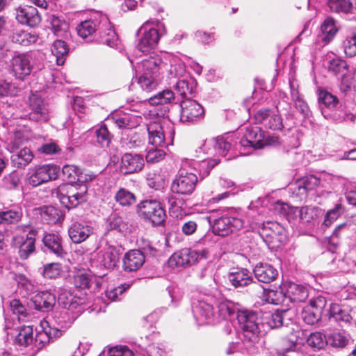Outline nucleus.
Here are the masks:
<instances>
[{"label":"nucleus","mask_w":356,"mask_h":356,"mask_svg":"<svg viewBox=\"0 0 356 356\" xmlns=\"http://www.w3.org/2000/svg\"><path fill=\"white\" fill-rule=\"evenodd\" d=\"M209 223L212 224L213 234L220 236H228L229 234L239 230L243 226L241 219L228 216H223L213 220L210 217Z\"/></svg>","instance_id":"nucleus-15"},{"label":"nucleus","mask_w":356,"mask_h":356,"mask_svg":"<svg viewBox=\"0 0 356 356\" xmlns=\"http://www.w3.org/2000/svg\"><path fill=\"white\" fill-rule=\"evenodd\" d=\"M231 139L218 137L207 140L204 142L203 147L207 149L206 152L209 156H225L231 148Z\"/></svg>","instance_id":"nucleus-24"},{"label":"nucleus","mask_w":356,"mask_h":356,"mask_svg":"<svg viewBox=\"0 0 356 356\" xmlns=\"http://www.w3.org/2000/svg\"><path fill=\"white\" fill-rule=\"evenodd\" d=\"M318 103L322 108V113H324L325 108L332 110L335 108L339 99L328 91L322 90L318 93Z\"/></svg>","instance_id":"nucleus-43"},{"label":"nucleus","mask_w":356,"mask_h":356,"mask_svg":"<svg viewBox=\"0 0 356 356\" xmlns=\"http://www.w3.org/2000/svg\"><path fill=\"white\" fill-rule=\"evenodd\" d=\"M15 280L17 283L18 287L24 291V296H29L36 291L37 286L24 275L17 274L15 275Z\"/></svg>","instance_id":"nucleus-47"},{"label":"nucleus","mask_w":356,"mask_h":356,"mask_svg":"<svg viewBox=\"0 0 356 356\" xmlns=\"http://www.w3.org/2000/svg\"><path fill=\"white\" fill-rule=\"evenodd\" d=\"M31 58L27 54H18L12 58V70L17 79H23L30 74L32 68Z\"/></svg>","instance_id":"nucleus-26"},{"label":"nucleus","mask_w":356,"mask_h":356,"mask_svg":"<svg viewBox=\"0 0 356 356\" xmlns=\"http://www.w3.org/2000/svg\"><path fill=\"white\" fill-rule=\"evenodd\" d=\"M51 30L56 36L64 35L68 30L67 23L62 18L52 15L50 18Z\"/></svg>","instance_id":"nucleus-48"},{"label":"nucleus","mask_w":356,"mask_h":356,"mask_svg":"<svg viewBox=\"0 0 356 356\" xmlns=\"http://www.w3.org/2000/svg\"><path fill=\"white\" fill-rule=\"evenodd\" d=\"M307 343L311 347L321 349L325 345V337L319 332L311 333L307 339Z\"/></svg>","instance_id":"nucleus-61"},{"label":"nucleus","mask_w":356,"mask_h":356,"mask_svg":"<svg viewBox=\"0 0 356 356\" xmlns=\"http://www.w3.org/2000/svg\"><path fill=\"white\" fill-rule=\"evenodd\" d=\"M228 281L236 288L243 287L252 282V273L247 269H237L227 275Z\"/></svg>","instance_id":"nucleus-35"},{"label":"nucleus","mask_w":356,"mask_h":356,"mask_svg":"<svg viewBox=\"0 0 356 356\" xmlns=\"http://www.w3.org/2000/svg\"><path fill=\"white\" fill-rule=\"evenodd\" d=\"M19 147L15 141L10 145L9 150L12 153L10 159L14 166L24 168L33 161L34 155L29 148L24 147L17 150Z\"/></svg>","instance_id":"nucleus-22"},{"label":"nucleus","mask_w":356,"mask_h":356,"mask_svg":"<svg viewBox=\"0 0 356 356\" xmlns=\"http://www.w3.org/2000/svg\"><path fill=\"white\" fill-rule=\"evenodd\" d=\"M139 246L145 257H154L159 254V250L147 239L141 238L139 241Z\"/></svg>","instance_id":"nucleus-59"},{"label":"nucleus","mask_w":356,"mask_h":356,"mask_svg":"<svg viewBox=\"0 0 356 356\" xmlns=\"http://www.w3.org/2000/svg\"><path fill=\"white\" fill-rule=\"evenodd\" d=\"M254 274L259 282L270 283L275 280L278 272L272 265L266 263H259L254 268Z\"/></svg>","instance_id":"nucleus-33"},{"label":"nucleus","mask_w":356,"mask_h":356,"mask_svg":"<svg viewBox=\"0 0 356 356\" xmlns=\"http://www.w3.org/2000/svg\"><path fill=\"white\" fill-rule=\"evenodd\" d=\"M7 334H11L14 337V343L19 347H33V329L32 326H22L10 332L8 323L5 327Z\"/></svg>","instance_id":"nucleus-21"},{"label":"nucleus","mask_w":356,"mask_h":356,"mask_svg":"<svg viewBox=\"0 0 356 356\" xmlns=\"http://www.w3.org/2000/svg\"><path fill=\"white\" fill-rule=\"evenodd\" d=\"M58 301L62 307L67 309V312L72 313V316L68 318L67 321L65 322L64 325H60L62 328H67L74 321V320L82 312V307H81V300L74 296L70 291L63 290L59 294Z\"/></svg>","instance_id":"nucleus-12"},{"label":"nucleus","mask_w":356,"mask_h":356,"mask_svg":"<svg viewBox=\"0 0 356 356\" xmlns=\"http://www.w3.org/2000/svg\"><path fill=\"white\" fill-rule=\"evenodd\" d=\"M197 181L195 172L182 168L172 183L171 190L175 193L189 195L194 191Z\"/></svg>","instance_id":"nucleus-11"},{"label":"nucleus","mask_w":356,"mask_h":356,"mask_svg":"<svg viewBox=\"0 0 356 356\" xmlns=\"http://www.w3.org/2000/svg\"><path fill=\"white\" fill-rule=\"evenodd\" d=\"M142 34L138 44L137 49L143 52L147 53L154 49L158 44L160 40V35L156 29L150 26V22L146 21L137 31L136 35Z\"/></svg>","instance_id":"nucleus-10"},{"label":"nucleus","mask_w":356,"mask_h":356,"mask_svg":"<svg viewBox=\"0 0 356 356\" xmlns=\"http://www.w3.org/2000/svg\"><path fill=\"white\" fill-rule=\"evenodd\" d=\"M42 330L38 331L33 337V345L37 350L42 349L51 341L60 337L63 333V330L58 327H51L46 321L41 322Z\"/></svg>","instance_id":"nucleus-17"},{"label":"nucleus","mask_w":356,"mask_h":356,"mask_svg":"<svg viewBox=\"0 0 356 356\" xmlns=\"http://www.w3.org/2000/svg\"><path fill=\"white\" fill-rule=\"evenodd\" d=\"M97 141L102 147H108L112 136L108 131L106 126L102 124L95 131Z\"/></svg>","instance_id":"nucleus-54"},{"label":"nucleus","mask_w":356,"mask_h":356,"mask_svg":"<svg viewBox=\"0 0 356 356\" xmlns=\"http://www.w3.org/2000/svg\"><path fill=\"white\" fill-rule=\"evenodd\" d=\"M137 208L138 214L154 225H161L165 219V212L160 202H140Z\"/></svg>","instance_id":"nucleus-14"},{"label":"nucleus","mask_w":356,"mask_h":356,"mask_svg":"<svg viewBox=\"0 0 356 356\" xmlns=\"http://www.w3.org/2000/svg\"><path fill=\"white\" fill-rule=\"evenodd\" d=\"M60 168L54 164L36 165L29 172L28 181L33 186H38L43 183L57 179Z\"/></svg>","instance_id":"nucleus-9"},{"label":"nucleus","mask_w":356,"mask_h":356,"mask_svg":"<svg viewBox=\"0 0 356 356\" xmlns=\"http://www.w3.org/2000/svg\"><path fill=\"white\" fill-rule=\"evenodd\" d=\"M165 153L161 149L152 148L147 151L145 159L148 163H154L163 160Z\"/></svg>","instance_id":"nucleus-63"},{"label":"nucleus","mask_w":356,"mask_h":356,"mask_svg":"<svg viewBox=\"0 0 356 356\" xmlns=\"http://www.w3.org/2000/svg\"><path fill=\"white\" fill-rule=\"evenodd\" d=\"M180 120L183 122H194L202 118L204 115L203 107L196 101L186 99L180 104Z\"/></svg>","instance_id":"nucleus-18"},{"label":"nucleus","mask_w":356,"mask_h":356,"mask_svg":"<svg viewBox=\"0 0 356 356\" xmlns=\"http://www.w3.org/2000/svg\"><path fill=\"white\" fill-rule=\"evenodd\" d=\"M341 213V205L337 204L334 209H330L327 212L322 225L325 227H330L339 218Z\"/></svg>","instance_id":"nucleus-62"},{"label":"nucleus","mask_w":356,"mask_h":356,"mask_svg":"<svg viewBox=\"0 0 356 356\" xmlns=\"http://www.w3.org/2000/svg\"><path fill=\"white\" fill-rule=\"evenodd\" d=\"M208 250H197L191 248H183L175 252L168 260V265L172 268L192 266L202 259H207Z\"/></svg>","instance_id":"nucleus-8"},{"label":"nucleus","mask_w":356,"mask_h":356,"mask_svg":"<svg viewBox=\"0 0 356 356\" xmlns=\"http://www.w3.org/2000/svg\"><path fill=\"white\" fill-rule=\"evenodd\" d=\"M326 304L327 300L322 296L312 299L309 304L303 307L301 314L302 318L308 325L316 323L321 319L322 312Z\"/></svg>","instance_id":"nucleus-16"},{"label":"nucleus","mask_w":356,"mask_h":356,"mask_svg":"<svg viewBox=\"0 0 356 356\" xmlns=\"http://www.w3.org/2000/svg\"><path fill=\"white\" fill-rule=\"evenodd\" d=\"M234 309V316L229 321L236 318L244 339L254 341L260 332V325L256 314L248 310L239 311L235 306Z\"/></svg>","instance_id":"nucleus-5"},{"label":"nucleus","mask_w":356,"mask_h":356,"mask_svg":"<svg viewBox=\"0 0 356 356\" xmlns=\"http://www.w3.org/2000/svg\"><path fill=\"white\" fill-rule=\"evenodd\" d=\"M76 31L78 35L86 42L95 40L111 47L118 44V36L104 14L97 13L93 18L81 22Z\"/></svg>","instance_id":"nucleus-1"},{"label":"nucleus","mask_w":356,"mask_h":356,"mask_svg":"<svg viewBox=\"0 0 356 356\" xmlns=\"http://www.w3.org/2000/svg\"><path fill=\"white\" fill-rule=\"evenodd\" d=\"M44 246L52 253L62 257L64 252L60 237L56 234H47L42 239Z\"/></svg>","instance_id":"nucleus-39"},{"label":"nucleus","mask_w":356,"mask_h":356,"mask_svg":"<svg viewBox=\"0 0 356 356\" xmlns=\"http://www.w3.org/2000/svg\"><path fill=\"white\" fill-rule=\"evenodd\" d=\"M174 99L175 95L173 92L170 90H165L151 97L149 99V102L152 105L165 104L172 102Z\"/></svg>","instance_id":"nucleus-50"},{"label":"nucleus","mask_w":356,"mask_h":356,"mask_svg":"<svg viewBox=\"0 0 356 356\" xmlns=\"http://www.w3.org/2000/svg\"><path fill=\"white\" fill-rule=\"evenodd\" d=\"M327 5L330 10L335 13H353L356 8L349 0H328Z\"/></svg>","instance_id":"nucleus-45"},{"label":"nucleus","mask_w":356,"mask_h":356,"mask_svg":"<svg viewBox=\"0 0 356 356\" xmlns=\"http://www.w3.org/2000/svg\"><path fill=\"white\" fill-rule=\"evenodd\" d=\"M35 250V240L30 237L27 238L19 246V254L21 259H26Z\"/></svg>","instance_id":"nucleus-56"},{"label":"nucleus","mask_w":356,"mask_h":356,"mask_svg":"<svg viewBox=\"0 0 356 356\" xmlns=\"http://www.w3.org/2000/svg\"><path fill=\"white\" fill-rule=\"evenodd\" d=\"M10 38L13 42L26 47L36 42L38 37L35 34H32L25 31H17L13 33Z\"/></svg>","instance_id":"nucleus-41"},{"label":"nucleus","mask_w":356,"mask_h":356,"mask_svg":"<svg viewBox=\"0 0 356 356\" xmlns=\"http://www.w3.org/2000/svg\"><path fill=\"white\" fill-rule=\"evenodd\" d=\"M99 356H134L133 350L127 346H106Z\"/></svg>","instance_id":"nucleus-44"},{"label":"nucleus","mask_w":356,"mask_h":356,"mask_svg":"<svg viewBox=\"0 0 356 356\" xmlns=\"http://www.w3.org/2000/svg\"><path fill=\"white\" fill-rule=\"evenodd\" d=\"M78 203L73 204V202H67V204L63 205L65 210L51 205L44 206L41 209V216L48 224H56L63 218L65 210L69 211L72 208L76 207Z\"/></svg>","instance_id":"nucleus-25"},{"label":"nucleus","mask_w":356,"mask_h":356,"mask_svg":"<svg viewBox=\"0 0 356 356\" xmlns=\"http://www.w3.org/2000/svg\"><path fill=\"white\" fill-rule=\"evenodd\" d=\"M130 286V284L124 283L117 287L108 289L106 291V296L111 301L120 300L121 299L120 296H122L124 292L129 289Z\"/></svg>","instance_id":"nucleus-53"},{"label":"nucleus","mask_w":356,"mask_h":356,"mask_svg":"<svg viewBox=\"0 0 356 356\" xmlns=\"http://www.w3.org/2000/svg\"><path fill=\"white\" fill-rule=\"evenodd\" d=\"M149 143L155 147H162L165 145L166 136L163 127L159 122H150L147 124Z\"/></svg>","instance_id":"nucleus-28"},{"label":"nucleus","mask_w":356,"mask_h":356,"mask_svg":"<svg viewBox=\"0 0 356 356\" xmlns=\"http://www.w3.org/2000/svg\"><path fill=\"white\" fill-rule=\"evenodd\" d=\"M119 260V253L115 248L107 246L98 253V261L106 269H113Z\"/></svg>","instance_id":"nucleus-34"},{"label":"nucleus","mask_w":356,"mask_h":356,"mask_svg":"<svg viewBox=\"0 0 356 356\" xmlns=\"http://www.w3.org/2000/svg\"><path fill=\"white\" fill-rule=\"evenodd\" d=\"M193 316L199 325L216 324L222 320H231L234 316V305L228 301L218 303L217 312L208 298L197 300L192 303Z\"/></svg>","instance_id":"nucleus-2"},{"label":"nucleus","mask_w":356,"mask_h":356,"mask_svg":"<svg viewBox=\"0 0 356 356\" xmlns=\"http://www.w3.org/2000/svg\"><path fill=\"white\" fill-rule=\"evenodd\" d=\"M15 19L19 24L30 27L38 26L42 21L38 9L28 5L20 6L15 9Z\"/></svg>","instance_id":"nucleus-19"},{"label":"nucleus","mask_w":356,"mask_h":356,"mask_svg":"<svg viewBox=\"0 0 356 356\" xmlns=\"http://www.w3.org/2000/svg\"><path fill=\"white\" fill-rule=\"evenodd\" d=\"M145 262V256L139 250H132L125 254L123 258L124 270L132 272L138 270Z\"/></svg>","instance_id":"nucleus-32"},{"label":"nucleus","mask_w":356,"mask_h":356,"mask_svg":"<svg viewBox=\"0 0 356 356\" xmlns=\"http://www.w3.org/2000/svg\"><path fill=\"white\" fill-rule=\"evenodd\" d=\"M62 271L61 265L58 263H50L44 266L43 276L48 279H56Z\"/></svg>","instance_id":"nucleus-58"},{"label":"nucleus","mask_w":356,"mask_h":356,"mask_svg":"<svg viewBox=\"0 0 356 356\" xmlns=\"http://www.w3.org/2000/svg\"><path fill=\"white\" fill-rule=\"evenodd\" d=\"M165 66V64L158 54L150 55L138 64V83L143 91L149 92L156 89L161 81V75Z\"/></svg>","instance_id":"nucleus-3"},{"label":"nucleus","mask_w":356,"mask_h":356,"mask_svg":"<svg viewBox=\"0 0 356 356\" xmlns=\"http://www.w3.org/2000/svg\"><path fill=\"white\" fill-rule=\"evenodd\" d=\"M94 279L90 273L79 271L74 276V284L77 288L88 289L91 287Z\"/></svg>","instance_id":"nucleus-46"},{"label":"nucleus","mask_w":356,"mask_h":356,"mask_svg":"<svg viewBox=\"0 0 356 356\" xmlns=\"http://www.w3.org/2000/svg\"><path fill=\"white\" fill-rule=\"evenodd\" d=\"M348 336L340 332L330 334L327 338V343L334 348H344L348 345Z\"/></svg>","instance_id":"nucleus-52"},{"label":"nucleus","mask_w":356,"mask_h":356,"mask_svg":"<svg viewBox=\"0 0 356 356\" xmlns=\"http://www.w3.org/2000/svg\"><path fill=\"white\" fill-rule=\"evenodd\" d=\"M219 163V159H211L208 157L199 162L193 163V168L192 172L195 173L198 172L200 179H202L209 175L210 171Z\"/></svg>","instance_id":"nucleus-37"},{"label":"nucleus","mask_w":356,"mask_h":356,"mask_svg":"<svg viewBox=\"0 0 356 356\" xmlns=\"http://www.w3.org/2000/svg\"><path fill=\"white\" fill-rule=\"evenodd\" d=\"M63 176L69 182H79L81 170L74 165H65L63 168Z\"/></svg>","instance_id":"nucleus-51"},{"label":"nucleus","mask_w":356,"mask_h":356,"mask_svg":"<svg viewBox=\"0 0 356 356\" xmlns=\"http://www.w3.org/2000/svg\"><path fill=\"white\" fill-rule=\"evenodd\" d=\"M264 127L273 130H281L283 128V123L280 115L271 112Z\"/></svg>","instance_id":"nucleus-64"},{"label":"nucleus","mask_w":356,"mask_h":356,"mask_svg":"<svg viewBox=\"0 0 356 356\" xmlns=\"http://www.w3.org/2000/svg\"><path fill=\"white\" fill-rule=\"evenodd\" d=\"M29 107L31 110L29 119L35 122H46L50 118L48 104L37 92H32L29 99Z\"/></svg>","instance_id":"nucleus-13"},{"label":"nucleus","mask_w":356,"mask_h":356,"mask_svg":"<svg viewBox=\"0 0 356 356\" xmlns=\"http://www.w3.org/2000/svg\"><path fill=\"white\" fill-rule=\"evenodd\" d=\"M291 313V311L288 309L277 310L275 312L266 316V319L267 320V324L271 328H278L284 325L288 327L291 325L292 327L289 341L295 346L297 343H302L300 336L303 334V332L299 329L298 325L293 323Z\"/></svg>","instance_id":"nucleus-6"},{"label":"nucleus","mask_w":356,"mask_h":356,"mask_svg":"<svg viewBox=\"0 0 356 356\" xmlns=\"http://www.w3.org/2000/svg\"><path fill=\"white\" fill-rule=\"evenodd\" d=\"M87 186L86 184H64L58 187L56 190V197L60 200L67 198L70 200L74 198L75 200L87 198Z\"/></svg>","instance_id":"nucleus-20"},{"label":"nucleus","mask_w":356,"mask_h":356,"mask_svg":"<svg viewBox=\"0 0 356 356\" xmlns=\"http://www.w3.org/2000/svg\"><path fill=\"white\" fill-rule=\"evenodd\" d=\"M51 53L56 57V64L63 65L69 52V48L65 42L56 40L52 44Z\"/></svg>","instance_id":"nucleus-40"},{"label":"nucleus","mask_w":356,"mask_h":356,"mask_svg":"<svg viewBox=\"0 0 356 356\" xmlns=\"http://www.w3.org/2000/svg\"><path fill=\"white\" fill-rule=\"evenodd\" d=\"M321 184V179L319 177L314 175H308L301 179L297 182V187L298 188V193H302L306 191H311L315 189Z\"/></svg>","instance_id":"nucleus-42"},{"label":"nucleus","mask_w":356,"mask_h":356,"mask_svg":"<svg viewBox=\"0 0 356 356\" xmlns=\"http://www.w3.org/2000/svg\"><path fill=\"white\" fill-rule=\"evenodd\" d=\"M329 316L330 319H333L341 327L349 324L352 318L348 312L337 304H332L330 305Z\"/></svg>","instance_id":"nucleus-38"},{"label":"nucleus","mask_w":356,"mask_h":356,"mask_svg":"<svg viewBox=\"0 0 356 356\" xmlns=\"http://www.w3.org/2000/svg\"><path fill=\"white\" fill-rule=\"evenodd\" d=\"M279 144L280 140L277 136L266 135L258 127H248L238 145L245 149H259L268 146H277Z\"/></svg>","instance_id":"nucleus-4"},{"label":"nucleus","mask_w":356,"mask_h":356,"mask_svg":"<svg viewBox=\"0 0 356 356\" xmlns=\"http://www.w3.org/2000/svg\"><path fill=\"white\" fill-rule=\"evenodd\" d=\"M92 233V227L85 221H75L68 229V234L74 243L86 241Z\"/></svg>","instance_id":"nucleus-27"},{"label":"nucleus","mask_w":356,"mask_h":356,"mask_svg":"<svg viewBox=\"0 0 356 356\" xmlns=\"http://www.w3.org/2000/svg\"><path fill=\"white\" fill-rule=\"evenodd\" d=\"M35 309L40 312H49L56 305V296L49 291H40L32 299Z\"/></svg>","instance_id":"nucleus-30"},{"label":"nucleus","mask_w":356,"mask_h":356,"mask_svg":"<svg viewBox=\"0 0 356 356\" xmlns=\"http://www.w3.org/2000/svg\"><path fill=\"white\" fill-rule=\"evenodd\" d=\"M143 157L138 154L126 153L121 158L120 170L124 174L140 172L144 167Z\"/></svg>","instance_id":"nucleus-23"},{"label":"nucleus","mask_w":356,"mask_h":356,"mask_svg":"<svg viewBox=\"0 0 356 356\" xmlns=\"http://www.w3.org/2000/svg\"><path fill=\"white\" fill-rule=\"evenodd\" d=\"M22 216L19 210H9L0 212V223H14L18 222Z\"/></svg>","instance_id":"nucleus-57"},{"label":"nucleus","mask_w":356,"mask_h":356,"mask_svg":"<svg viewBox=\"0 0 356 356\" xmlns=\"http://www.w3.org/2000/svg\"><path fill=\"white\" fill-rule=\"evenodd\" d=\"M259 235L270 249L280 247L286 238L284 227L275 221L263 222Z\"/></svg>","instance_id":"nucleus-7"},{"label":"nucleus","mask_w":356,"mask_h":356,"mask_svg":"<svg viewBox=\"0 0 356 356\" xmlns=\"http://www.w3.org/2000/svg\"><path fill=\"white\" fill-rule=\"evenodd\" d=\"M60 148L56 142L52 140H48L42 143L38 148V152L46 155H51L58 154L60 152Z\"/></svg>","instance_id":"nucleus-60"},{"label":"nucleus","mask_w":356,"mask_h":356,"mask_svg":"<svg viewBox=\"0 0 356 356\" xmlns=\"http://www.w3.org/2000/svg\"><path fill=\"white\" fill-rule=\"evenodd\" d=\"M115 124L120 129H133L138 127L142 120L141 117L124 113L120 115H115L112 118Z\"/></svg>","instance_id":"nucleus-36"},{"label":"nucleus","mask_w":356,"mask_h":356,"mask_svg":"<svg viewBox=\"0 0 356 356\" xmlns=\"http://www.w3.org/2000/svg\"><path fill=\"white\" fill-rule=\"evenodd\" d=\"M284 296L290 302L298 303L304 302L308 298L309 291L308 289L302 284L290 282L286 286Z\"/></svg>","instance_id":"nucleus-29"},{"label":"nucleus","mask_w":356,"mask_h":356,"mask_svg":"<svg viewBox=\"0 0 356 356\" xmlns=\"http://www.w3.org/2000/svg\"><path fill=\"white\" fill-rule=\"evenodd\" d=\"M338 31L335 21L332 17H327L321 26L320 32L317 35V42L323 45L328 44Z\"/></svg>","instance_id":"nucleus-31"},{"label":"nucleus","mask_w":356,"mask_h":356,"mask_svg":"<svg viewBox=\"0 0 356 356\" xmlns=\"http://www.w3.org/2000/svg\"><path fill=\"white\" fill-rule=\"evenodd\" d=\"M331 118L338 122L343 121L355 122L356 121V115L350 113L345 106H340L332 112Z\"/></svg>","instance_id":"nucleus-49"},{"label":"nucleus","mask_w":356,"mask_h":356,"mask_svg":"<svg viewBox=\"0 0 356 356\" xmlns=\"http://www.w3.org/2000/svg\"><path fill=\"white\" fill-rule=\"evenodd\" d=\"M343 48L347 56H356V30L343 41Z\"/></svg>","instance_id":"nucleus-55"}]
</instances>
